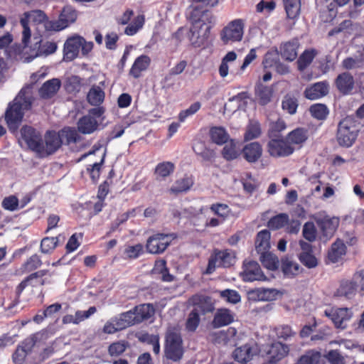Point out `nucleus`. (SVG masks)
Wrapping results in <instances>:
<instances>
[{"label": "nucleus", "instance_id": "obj_1", "mask_svg": "<svg viewBox=\"0 0 364 364\" xmlns=\"http://www.w3.org/2000/svg\"><path fill=\"white\" fill-rule=\"evenodd\" d=\"M23 140L33 151L44 156L54 153L62 144L60 136L55 132H48L45 136V146L41 143L38 132L30 127H23L21 130Z\"/></svg>", "mask_w": 364, "mask_h": 364}, {"label": "nucleus", "instance_id": "obj_2", "mask_svg": "<svg viewBox=\"0 0 364 364\" xmlns=\"http://www.w3.org/2000/svg\"><path fill=\"white\" fill-rule=\"evenodd\" d=\"M32 92L30 87L23 88L7 109L5 119L10 129H17L22 121L24 111L31 109Z\"/></svg>", "mask_w": 364, "mask_h": 364}, {"label": "nucleus", "instance_id": "obj_3", "mask_svg": "<svg viewBox=\"0 0 364 364\" xmlns=\"http://www.w3.org/2000/svg\"><path fill=\"white\" fill-rule=\"evenodd\" d=\"M184 348L180 328L177 326H168L165 333L164 353L167 359L174 362L183 358Z\"/></svg>", "mask_w": 364, "mask_h": 364}, {"label": "nucleus", "instance_id": "obj_4", "mask_svg": "<svg viewBox=\"0 0 364 364\" xmlns=\"http://www.w3.org/2000/svg\"><path fill=\"white\" fill-rule=\"evenodd\" d=\"M319 229V238L323 242L330 240L336 232L340 223L338 217L330 216L322 213H318L314 217Z\"/></svg>", "mask_w": 364, "mask_h": 364}, {"label": "nucleus", "instance_id": "obj_5", "mask_svg": "<svg viewBox=\"0 0 364 364\" xmlns=\"http://www.w3.org/2000/svg\"><path fill=\"white\" fill-rule=\"evenodd\" d=\"M357 137V129L353 119L346 117L338 124L337 141L341 146L349 147Z\"/></svg>", "mask_w": 364, "mask_h": 364}, {"label": "nucleus", "instance_id": "obj_6", "mask_svg": "<svg viewBox=\"0 0 364 364\" xmlns=\"http://www.w3.org/2000/svg\"><path fill=\"white\" fill-rule=\"evenodd\" d=\"M245 23L241 19L230 21L220 32V39L224 44L238 42L242 39Z\"/></svg>", "mask_w": 364, "mask_h": 364}, {"label": "nucleus", "instance_id": "obj_7", "mask_svg": "<svg viewBox=\"0 0 364 364\" xmlns=\"http://www.w3.org/2000/svg\"><path fill=\"white\" fill-rule=\"evenodd\" d=\"M174 234L158 233L149 237L146 242V250L151 254H161L164 252L175 238Z\"/></svg>", "mask_w": 364, "mask_h": 364}, {"label": "nucleus", "instance_id": "obj_8", "mask_svg": "<svg viewBox=\"0 0 364 364\" xmlns=\"http://www.w3.org/2000/svg\"><path fill=\"white\" fill-rule=\"evenodd\" d=\"M23 16L24 17L21 19V24L23 27L22 42L25 45V46H26L28 40L31 38V31L28 26V21L31 20L34 23H40L43 22L46 19V15L41 10H33L25 12Z\"/></svg>", "mask_w": 364, "mask_h": 364}, {"label": "nucleus", "instance_id": "obj_9", "mask_svg": "<svg viewBox=\"0 0 364 364\" xmlns=\"http://www.w3.org/2000/svg\"><path fill=\"white\" fill-rule=\"evenodd\" d=\"M324 315L333 321L336 328L344 329L347 326V322L352 317V312L347 307L332 308L330 310H325Z\"/></svg>", "mask_w": 364, "mask_h": 364}, {"label": "nucleus", "instance_id": "obj_10", "mask_svg": "<svg viewBox=\"0 0 364 364\" xmlns=\"http://www.w3.org/2000/svg\"><path fill=\"white\" fill-rule=\"evenodd\" d=\"M76 18L77 14L75 10L67 6L63 8L59 19L49 22L46 25V28L53 31H60L68 26L70 23H73Z\"/></svg>", "mask_w": 364, "mask_h": 364}, {"label": "nucleus", "instance_id": "obj_11", "mask_svg": "<svg viewBox=\"0 0 364 364\" xmlns=\"http://www.w3.org/2000/svg\"><path fill=\"white\" fill-rule=\"evenodd\" d=\"M240 275L245 282L263 281L267 277L263 274L259 264L255 261H245L243 271Z\"/></svg>", "mask_w": 364, "mask_h": 364}, {"label": "nucleus", "instance_id": "obj_12", "mask_svg": "<svg viewBox=\"0 0 364 364\" xmlns=\"http://www.w3.org/2000/svg\"><path fill=\"white\" fill-rule=\"evenodd\" d=\"M267 151L273 157H285L293 154L294 148L288 141L274 139L269 141Z\"/></svg>", "mask_w": 364, "mask_h": 364}, {"label": "nucleus", "instance_id": "obj_13", "mask_svg": "<svg viewBox=\"0 0 364 364\" xmlns=\"http://www.w3.org/2000/svg\"><path fill=\"white\" fill-rule=\"evenodd\" d=\"M249 295L255 300L270 301L283 295V292L274 288H258L249 291Z\"/></svg>", "mask_w": 364, "mask_h": 364}, {"label": "nucleus", "instance_id": "obj_14", "mask_svg": "<svg viewBox=\"0 0 364 364\" xmlns=\"http://www.w3.org/2000/svg\"><path fill=\"white\" fill-rule=\"evenodd\" d=\"M84 42L83 38L76 36L69 38L64 47V57L65 61H71L74 60L78 55L79 49Z\"/></svg>", "mask_w": 364, "mask_h": 364}, {"label": "nucleus", "instance_id": "obj_15", "mask_svg": "<svg viewBox=\"0 0 364 364\" xmlns=\"http://www.w3.org/2000/svg\"><path fill=\"white\" fill-rule=\"evenodd\" d=\"M357 290L358 285L353 275L350 279H343L341 281L335 292V296L351 299L355 296Z\"/></svg>", "mask_w": 364, "mask_h": 364}, {"label": "nucleus", "instance_id": "obj_16", "mask_svg": "<svg viewBox=\"0 0 364 364\" xmlns=\"http://www.w3.org/2000/svg\"><path fill=\"white\" fill-rule=\"evenodd\" d=\"M210 26L202 27L201 25L193 24L188 37L193 46L200 47L207 39L209 34Z\"/></svg>", "mask_w": 364, "mask_h": 364}, {"label": "nucleus", "instance_id": "obj_17", "mask_svg": "<svg viewBox=\"0 0 364 364\" xmlns=\"http://www.w3.org/2000/svg\"><path fill=\"white\" fill-rule=\"evenodd\" d=\"M191 18L193 24L201 25L202 27L208 26V23H211L214 19L212 13L206 9L200 6H196L193 9L191 14Z\"/></svg>", "mask_w": 364, "mask_h": 364}, {"label": "nucleus", "instance_id": "obj_18", "mask_svg": "<svg viewBox=\"0 0 364 364\" xmlns=\"http://www.w3.org/2000/svg\"><path fill=\"white\" fill-rule=\"evenodd\" d=\"M241 154L247 162L255 163L262 155V145L257 141L249 143L241 149Z\"/></svg>", "mask_w": 364, "mask_h": 364}, {"label": "nucleus", "instance_id": "obj_19", "mask_svg": "<svg viewBox=\"0 0 364 364\" xmlns=\"http://www.w3.org/2000/svg\"><path fill=\"white\" fill-rule=\"evenodd\" d=\"M299 48L298 41L293 39L284 42L280 46L279 53L283 59L291 62L297 58Z\"/></svg>", "mask_w": 364, "mask_h": 364}, {"label": "nucleus", "instance_id": "obj_20", "mask_svg": "<svg viewBox=\"0 0 364 364\" xmlns=\"http://www.w3.org/2000/svg\"><path fill=\"white\" fill-rule=\"evenodd\" d=\"M189 302L193 306V309H198L199 314H205L211 312L214 309L213 304L210 297L203 295H195L192 296Z\"/></svg>", "mask_w": 364, "mask_h": 364}, {"label": "nucleus", "instance_id": "obj_21", "mask_svg": "<svg viewBox=\"0 0 364 364\" xmlns=\"http://www.w3.org/2000/svg\"><path fill=\"white\" fill-rule=\"evenodd\" d=\"M329 85L326 82H320L307 87L304 96L309 100H316L326 96L328 93Z\"/></svg>", "mask_w": 364, "mask_h": 364}, {"label": "nucleus", "instance_id": "obj_22", "mask_svg": "<svg viewBox=\"0 0 364 364\" xmlns=\"http://www.w3.org/2000/svg\"><path fill=\"white\" fill-rule=\"evenodd\" d=\"M36 41L34 43L33 51L34 53L31 55V58H34L41 55H48L53 53L57 48V46L53 42L46 41L41 43V40L35 38Z\"/></svg>", "mask_w": 364, "mask_h": 364}, {"label": "nucleus", "instance_id": "obj_23", "mask_svg": "<svg viewBox=\"0 0 364 364\" xmlns=\"http://www.w3.org/2000/svg\"><path fill=\"white\" fill-rule=\"evenodd\" d=\"M281 269L287 277H295L302 272V268L293 259L289 257H284L281 259Z\"/></svg>", "mask_w": 364, "mask_h": 364}, {"label": "nucleus", "instance_id": "obj_24", "mask_svg": "<svg viewBox=\"0 0 364 364\" xmlns=\"http://www.w3.org/2000/svg\"><path fill=\"white\" fill-rule=\"evenodd\" d=\"M60 81L54 78L46 82L39 90V95L43 99H48L54 96L60 87Z\"/></svg>", "mask_w": 364, "mask_h": 364}, {"label": "nucleus", "instance_id": "obj_25", "mask_svg": "<svg viewBox=\"0 0 364 364\" xmlns=\"http://www.w3.org/2000/svg\"><path fill=\"white\" fill-rule=\"evenodd\" d=\"M336 84L341 92L348 94L354 87V80L350 73H343L337 77Z\"/></svg>", "mask_w": 364, "mask_h": 364}, {"label": "nucleus", "instance_id": "obj_26", "mask_svg": "<svg viewBox=\"0 0 364 364\" xmlns=\"http://www.w3.org/2000/svg\"><path fill=\"white\" fill-rule=\"evenodd\" d=\"M221 154L223 158L227 161H232L240 156L241 149L237 142L233 139H230L225 143Z\"/></svg>", "mask_w": 364, "mask_h": 364}, {"label": "nucleus", "instance_id": "obj_27", "mask_svg": "<svg viewBox=\"0 0 364 364\" xmlns=\"http://www.w3.org/2000/svg\"><path fill=\"white\" fill-rule=\"evenodd\" d=\"M97 120L90 114L82 117L77 122L78 131L85 134L92 133L97 129Z\"/></svg>", "mask_w": 364, "mask_h": 364}, {"label": "nucleus", "instance_id": "obj_28", "mask_svg": "<svg viewBox=\"0 0 364 364\" xmlns=\"http://www.w3.org/2000/svg\"><path fill=\"white\" fill-rule=\"evenodd\" d=\"M270 232L262 230L258 232L255 240V249L259 254H264L269 252L270 248Z\"/></svg>", "mask_w": 364, "mask_h": 364}, {"label": "nucleus", "instance_id": "obj_29", "mask_svg": "<svg viewBox=\"0 0 364 364\" xmlns=\"http://www.w3.org/2000/svg\"><path fill=\"white\" fill-rule=\"evenodd\" d=\"M346 245L342 240L338 239L332 244L328 253V258L333 263L337 262L346 254Z\"/></svg>", "mask_w": 364, "mask_h": 364}, {"label": "nucleus", "instance_id": "obj_30", "mask_svg": "<svg viewBox=\"0 0 364 364\" xmlns=\"http://www.w3.org/2000/svg\"><path fill=\"white\" fill-rule=\"evenodd\" d=\"M150 62L151 60L147 55L139 56L134 61L130 70V75L135 78H138L141 75V73L147 69Z\"/></svg>", "mask_w": 364, "mask_h": 364}, {"label": "nucleus", "instance_id": "obj_31", "mask_svg": "<svg viewBox=\"0 0 364 364\" xmlns=\"http://www.w3.org/2000/svg\"><path fill=\"white\" fill-rule=\"evenodd\" d=\"M233 321V316L228 309H220L215 314L213 326L214 328H220L230 324Z\"/></svg>", "mask_w": 364, "mask_h": 364}, {"label": "nucleus", "instance_id": "obj_32", "mask_svg": "<svg viewBox=\"0 0 364 364\" xmlns=\"http://www.w3.org/2000/svg\"><path fill=\"white\" fill-rule=\"evenodd\" d=\"M254 355L255 352L249 345L237 348L233 353V357L238 363H247L252 359Z\"/></svg>", "mask_w": 364, "mask_h": 364}, {"label": "nucleus", "instance_id": "obj_33", "mask_svg": "<svg viewBox=\"0 0 364 364\" xmlns=\"http://www.w3.org/2000/svg\"><path fill=\"white\" fill-rule=\"evenodd\" d=\"M88 102L93 106H98L103 102L105 92L98 86H92L87 95Z\"/></svg>", "mask_w": 364, "mask_h": 364}, {"label": "nucleus", "instance_id": "obj_34", "mask_svg": "<svg viewBox=\"0 0 364 364\" xmlns=\"http://www.w3.org/2000/svg\"><path fill=\"white\" fill-rule=\"evenodd\" d=\"M259 259L264 267L267 268L269 270H276L279 268V261L278 259V257L269 252H267L264 254H259Z\"/></svg>", "mask_w": 364, "mask_h": 364}, {"label": "nucleus", "instance_id": "obj_35", "mask_svg": "<svg viewBox=\"0 0 364 364\" xmlns=\"http://www.w3.org/2000/svg\"><path fill=\"white\" fill-rule=\"evenodd\" d=\"M272 96V90L271 87L258 85L256 89V97L260 105H264L270 102Z\"/></svg>", "mask_w": 364, "mask_h": 364}, {"label": "nucleus", "instance_id": "obj_36", "mask_svg": "<svg viewBox=\"0 0 364 364\" xmlns=\"http://www.w3.org/2000/svg\"><path fill=\"white\" fill-rule=\"evenodd\" d=\"M134 310L136 316V322L139 323L149 318L154 312L152 306L146 304L136 306Z\"/></svg>", "mask_w": 364, "mask_h": 364}, {"label": "nucleus", "instance_id": "obj_37", "mask_svg": "<svg viewBox=\"0 0 364 364\" xmlns=\"http://www.w3.org/2000/svg\"><path fill=\"white\" fill-rule=\"evenodd\" d=\"M210 136L217 144H225L229 141V135L223 127H216L210 129Z\"/></svg>", "mask_w": 364, "mask_h": 364}, {"label": "nucleus", "instance_id": "obj_38", "mask_svg": "<svg viewBox=\"0 0 364 364\" xmlns=\"http://www.w3.org/2000/svg\"><path fill=\"white\" fill-rule=\"evenodd\" d=\"M288 18L294 19L296 18L301 9L300 0H283Z\"/></svg>", "mask_w": 364, "mask_h": 364}, {"label": "nucleus", "instance_id": "obj_39", "mask_svg": "<svg viewBox=\"0 0 364 364\" xmlns=\"http://www.w3.org/2000/svg\"><path fill=\"white\" fill-rule=\"evenodd\" d=\"M261 134L262 129L259 123L257 121L252 120L247 127L244 139L246 141H250L258 138Z\"/></svg>", "mask_w": 364, "mask_h": 364}, {"label": "nucleus", "instance_id": "obj_40", "mask_svg": "<svg viewBox=\"0 0 364 364\" xmlns=\"http://www.w3.org/2000/svg\"><path fill=\"white\" fill-rule=\"evenodd\" d=\"M193 184V181L191 178H181L176 181L175 184L169 189V192L172 194L177 195L181 192L189 190Z\"/></svg>", "mask_w": 364, "mask_h": 364}, {"label": "nucleus", "instance_id": "obj_41", "mask_svg": "<svg viewBox=\"0 0 364 364\" xmlns=\"http://www.w3.org/2000/svg\"><path fill=\"white\" fill-rule=\"evenodd\" d=\"M316 55L315 50H305L297 60L298 69L301 71L306 69L312 62Z\"/></svg>", "mask_w": 364, "mask_h": 364}, {"label": "nucleus", "instance_id": "obj_42", "mask_svg": "<svg viewBox=\"0 0 364 364\" xmlns=\"http://www.w3.org/2000/svg\"><path fill=\"white\" fill-rule=\"evenodd\" d=\"M306 139V132L303 129H296L291 132L287 136V141L290 144H301Z\"/></svg>", "mask_w": 364, "mask_h": 364}, {"label": "nucleus", "instance_id": "obj_43", "mask_svg": "<svg viewBox=\"0 0 364 364\" xmlns=\"http://www.w3.org/2000/svg\"><path fill=\"white\" fill-rule=\"evenodd\" d=\"M289 216L286 213H280L272 218L268 222V227L272 230L282 228L288 223Z\"/></svg>", "mask_w": 364, "mask_h": 364}, {"label": "nucleus", "instance_id": "obj_44", "mask_svg": "<svg viewBox=\"0 0 364 364\" xmlns=\"http://www.w3.org/2000/svg\"><path fill=\"white\" fill-rule=\"evenodd\" d=\"M215 255L218 259V267H229L232 264L235 259L234 256L227 251H218L215 252Z\"/></svg>", "mask_w": 364, "mask_h": 364}, {"label": "nucleus", "instance_id": "obj_45", "mask_svg": "<svg viewBox=\"0 0 364 364\" xmlns=\"http://www.w3.org/2000/svg\"><path fill=\"white\" fill-rule=\"evenodd\" d=\"M200 323V314L198 309H193L188 315L186 321V328L188 331H196Z\"/></svg>", "mask_w": 364, "mask_h": 364}, {"label": "nucleus", "instance_id": "obj_46", "mask_svg": "<svg viewBox=\"0 0 364 364\" xmlns=\"http://www.w3.org/2000/svg\"><path fill=\"white\" fill-rule=\"evenodd\" d=\"M321 353L316 351H309L302 355L295 364H318Z\"/></svg>", "mask_w": 364, "mask_h": 364}, {"label": "nucleus", "instance_id": "obj_47", "mask_svg": "<svg viewBox=\"0 0 364 364\" xmlns=\"http://www.w3.org/2000/svg\"><path fill=\"white\" fill-rule=\"evenodd\" d=\"M302 235L303 237L309 242H312L316 240L317 231L314 223L307 222L304 225Z\"/></svg>", "mask_w": 364, "mask_h": 364}, {"label": "nucleus", "instance_id": "obj_48", "mask_svg": "<svg viewBox=\"0 0 364 364\" xmlns=\"http://www.w3.org/2000/svg\"><path fill=\"white\" fill-rule=\"evenodd\" d=\"M104 158L105 154L102 151H100L99 161H95L94 164L91 165V168H87L90 173L91 178L94 182H96L100 178V167L104 161Z\"/></svg>", "mask_w": 364, "mask_h": 364}, {"label": "nucleus", "instance_id": "obj_49", "mask_svg": "<svg viewBox=\"0 0 364 364\" xmlns=\"http://www.w3.org/2000/svg\"><path fill=\"white\" fill-rule=\"evenodd\" d=\"M310 112L314 118L322 120L326 117L328 111L326 105L316 104L310 107Z\"/></svg>", "mask_w": 364, "mask_h": 364}, {"label": "nucleus", "instance_id": "obj_50", "mask_svg": "<svg viewBox=\"0 0 364 364\" xmlns=\"http://www.w3.org/2000/svg\"><path fill=\"white\" fill-rule=\"evenodd\" d=\"M364 63V58L359 57H349L343 60L342 66L344 69L352 70L360 68Z\"/></svg>", "mask_w": 364, "mask_h": 364}, {"label": "nucleus", "instance_id": "obj_51", "mask_svg": "<svg viewBox=\"0 0 364 364\" xmlns=\"http://www.w3.org/2000/svg\"><path fill=\"white\" fill-rule=\"evenodd\" d=\"M298 107L297 100L290 95H286L282 101V109L290 114L296 112Z\"/></svg>", "mask_w": 364, "mask_h": 364}, {"label": "nucleus", "instance_id": "obj_52", "mask_svg": "<svg viewBox=\"0 0 364 364\" xmlns=\"http://www.w3.org/2000/svg\"><path fill=\"white\" fill-rule=\"evenodd\" d=\"M174 169V165L171 162H163L159 164L155 169V173L158 176L165 178L171 174Z\"/></svg>", "mask_w": 364, "mask_h": 364}, {"label": "nucleus", "instance_id": "obj_53", "mask_svg": "<svg viewBox=\"0 0 364 364\" xmlns=\"http://www.w3.org/2000/svg\"><path fill=\"white\" fill-rule=\"evenodd\" d=\"M220 297L226 301L231 304H237L240 301L241 296L239 293L235 290L225 289L219 291Z\"/></svg>", "mask_w": 364, "mask_h": 364}, {"label": "nucleus", "instance_id": "obj_54", "mask_svg": "<svg viewBox=\"0 0 364 364\" xmlns=\"http://www.w3.org/2000/svg\"><path fill=\"white\" fill-rule=\"evenodd\" d=\"M58 134L60 136L62 143L65 142L67 144L75 142L78 136L77 132L70 128H65Z\"/></svg>", "mask_w": 364, "mask_h": 364}, {"label": "nucleus", "instance_id": "obj_55", "mask_svg": "<svg viewBox=\"0 0 364 364\" xmlns=\"http://www.w3.org/2000/svg\"><path fill=\"white\" fill-rule=\"evenodd\" d=\"M65 87L69 92L80 91L81 87V79L76 75L68 77L66 81Z\"/></svg>", "mask_w": 364, "mask_h": 364}, {"label": "nucleus", "instance_id": "obj_56", "mask_svg": "<svg viewBox=\"0 0 364 364\" xmlns=\"http://www.w3.org/2000/svg\"><path fill=\"white\" fill-rule=\"evenodd\" d=\"M300 262L306 267L311 269L317 267L318 262L316 257L311 253L299 255Z\"/></svg>", "mask_w": 364, "mask_h": 364}, {"label": "nucleus", "instance_id": "obj_57", "mask_svg": "<svg viewBox=\"0 0 364 364\" xmlns=\"http://www.w3.org/2000/svg\"><path fill=\"white\" fill-rule=\"evenodd\" d=\"M127 346V343L124 341L115 342L109 346L108 351L111 356H118L124 352Z\"/></svg>", "mask_w": 364, "mask_h": 364}, {"label": "nucleus", "instance_id": "obj_58", "mask_svg": "<svg viewBox=\"0 0 364 364\" xmlns=\"http://www.w3.org/2000/svg\"><path fill=\"white\" fill-rule=\"evenodd\" d=\"M274 331L278 338L283 339H287L294 335L291 326L287 324H282L275 327Z\"/></svg>", "mask_w": 364, "mask_h": 364}, {"label": "nucleus", "instance_id": "obj_59", "mask_svg": "<svg viewBox=\"0 0 364 364\" xmlns=\"http://www.w3.org/2000/svg\"><path fill=\"white\" fill-rule=\"evenodd\" d=\"M200 102H194L189 107V108L186 109V110H183L180 112L178 116L179 121L184 122L188 117L196 114L200 109Z\"/></svg>", "mask_w": 364, "mask_h": 364}, {"label": "nucleus", "instance_id": "obj_60", "mask_svg": "<svg viewBox=\"0 0 364 364\" xmlns=\"http://www.w3.org/2000/svg\"><path fill=\"white\" fill-rule=\"evenodd\" d=\"M57 243V237H46L42 240L41 243V251L48 253L56 247Z\"/></svg>", "mask_w": 364, "mask_h": 364}, {"label": "nucleus", "instance_id": "obj_61", "mask_svg": "<svg viewBox=\"0 0 364 364\" xmlns=\"http://www.w3.org/2000/svg\"><path fill=\"white\" fill-rule=\"evenodd\" d=\"M210 210L218 216L222 217L223 219L226 218L230 213L228 206L226 204L223 203L213 204L210 207Z\"/></svg>", "mask_w": 364, "mask_h": 364}, {"label": "nucleus", "instance_id": "obj_62", "mask_svg": "<svg viewBox=\"0 0 364 364\" xmlns=\"http://www.w3.org/2000/svg\"><path fill=\"white\" fill-rule=\"evenodd\" d=\"M326 358L331 364H345L343 356L336 350H330Z\"/></svg>", "mask_w": 364, "mask_h": 364}, {"label": "nucleus", "instance_id": "obj_63", "mask_svg": "<svg viewBox=\"0 0 364 364\" xmlns=\"http://www.w3.org/2000/svg\"><path fill=\"white\" fill-rule=\"evenodd\" d=\"M18 205V198L14 196H11L7 198H5L3 200L2 205L3 207L9 210L14 211L17 209Z\"/></svg>", "mask_w": 364, "mask_h": 364}, {"label": "nucleus", "instance_id": "obj_64", "mask_svg": "<svg viewBox=\"0 0 364 364\" xmlns=\"http://www.w3.org/2000/svg\"><path fill=\"white\" fill-rule=\"evenodd\" d=\"M286 129V124L282 120H277L271 124L270 134L271 137H277L278 133Z\"/></svg>", "mask_w": 364, "mask_h": 364}]
</instances>
